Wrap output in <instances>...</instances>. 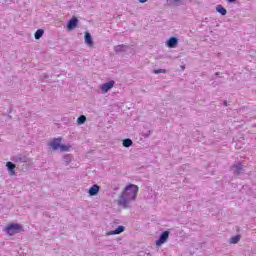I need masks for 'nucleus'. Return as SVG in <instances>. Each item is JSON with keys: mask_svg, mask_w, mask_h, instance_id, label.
<instances>
[{"mask_svg": "<svg viewBox=\"0 0 256 256\" xmlns=\"http://www.w3.org/2000/svg\"><path fill=\"white\" fill-rule=\"evenodd\" d=\"M125 49H127V46L125 45H118L115 47V52L116 53H120L121 51H125Z\"/></svg>", "mask_w": 256, "mask_h": 256, "instance_id": "obj_17", "label": "nucleus"}, {"mask_svg": "<svg viewBox=\"0 0 256 256\" xmlns=\"http://www.w3.org/2000/svg\"><path fill=\"white\" fill-rule=\"evenodd\" d=\"M167 239H169V231H164L160 238L156 241V247H161L163 243L167 242Z\"/></svg>", "mask_w": 256, "mask_h": 256, "instance_id": "obj_3", "label": "nucleus"}, {"mask_svg": "<svg viewBox=\"0 0 256 256\" xmlns=\"http://www.w3.org/2000/svg\"><path fill=\"white\" fill-rule=\"evenodd\" d=\"M78 23H79V20L77 19V17L73 16L72 19H70L67 24L68 31H73V29L77 27Z\"/></svg>", "mask_w": 256, "mask_h": 256, "instance_id": "obj_4", "label": "nucleus"}, {"mask_svg": "<svg viewBox=\"0 0 256 256\" xmlns=\"http://www.w3.org/2000/svg\"><path fill=\"white\" fill-rule=\"evenodd\" d=\"M115 85V81L111 80L107 83H104L102 86H101V91H103L104 93H107L108 91H110V89H113Z\"/></svg>", "mask_w": 256, "mask_h": 256, "instance_id": "obj_5", "label": "nucleus"}, {"mask_svg": "<svg viewBox=\"0 0 256 256\" xmlns=\"http://www.w3.org/2000/svg\"><path fill=\"white\" fill-rule=\"evenodd\" d=\"M179 43V40L175 37H171L168 41H167V47H170V49L175 48V46Z\"/></svg>", "mask_w": 256, "mask_h": 256, "instance_id": "obj_8", "label": "nucleus"}, {"mask_svg": "<svg viewBox=\"0 0 256 256\" xmlns=\"http://www.w3.org/2000/svg\"><path fill=\"white\" fill-rule=\"evenodd\" d=\"M43 33H45L43 29H38L34 34L35 39H41L43 37Z\"/></svg>", "mask_w": 256, "mask_h": 256, "instance_id": "obj_14", "label": "nucleus"}, {"mask_svg": "<svg viewBox=\"0 0 256 256\" xmlns=\"http://www.w3.org/2000/svg\"><path fill=\"white\" fill-rule=\"evenodd\" d=\"M85 43L88 47H93V38L89 32L85 33Z\"/></svg>", "mask_w": 256, "mask_h": 256, "instance_id": "obj_9", "label": "nucleus"}, {"mask_svg": "<svg viewBox=\"0 0 256 256\" xmlns=\"http://www.w3.org/2000/svg\"><path fill=\"white\" fill-rule=\"evenodd\" d=\"M123 231H125V227L118 226V228L116 230L107 232V235H119L120 233H123Z\"/></svg>", "mask_w": 256, "mask_h": 256, "instance_id": "obj_10", "label": "nucleus"}, {"mask_svg": "<svg viewBox=\"0 0 256 256\" xmlns=\"http://www.w3.org/2000/svg\"><path fill=\"white\" fill-rule=\"evenodd\" d=\"M233 169H234V173L236 175H239V173H241V171H243V165L238 164L236 166H233Z\"/></svg>", "mask_w": 256, "mask_h": 256, "instance_id": "obj_13", "label": "nucleus"}, {"mask_svg": "<svg viewBox=\"0 0 256 256\" xmlns=\"http://www.w3.org/2000/svg\"><path fill=\"white\" fill-rule=\"evenodd\" d=\"M216 11L220 13V15H227V9H225L222 5H218L216 7Z\"/></svg>", "mask_w": 256, "mask_h": 256, "instance_id": "obj_11", "label": "nucleus"}, {"mask_svg": "<svg viewBox=\"0 0 256 256\" xmlns=\"http://www.w3.org/2000/svg\"><path fill=\"white\" fill-rule=\"evenodd\" d=\"M224 105H225V107H227V101H224Z\"/></svg>", "mask_w": 256, "mask_h": 256, "instance_id": "obj_23", "label": "nucleus"}, {"mask_svg": "<svg viewBox=\"0 0 256 256\" xmlns=\"http://www.w3.org/2000/svg\"><path fill=\"white\" fill-rule=\"evenodd\" d=\"M137 193H139V187L137 185H127L119 196L118 205L123 207V209H127L131 201H135V199H137Z\"/></svg>", "mask_w": 256, "mask_h": 256, "instance_id": "obj_1", "label": "nucleus"}, {"mask_svg": "<svg viewBox=\"0 0 256 256\" xmlns=\"http://www.w3.org/2000/svg\"><path fill=\"white\" fill-rule=\"evenodd\" d=\"M50 146L52 147L53 151H57V149H60L61 148V138L54 139L50 143Z\"/></svg>", "mask_w": 256, "mask_h": 256, "instance_id": "obj_6", "label": "nucleus"}, {"mask_svg": "<svg viewBox=\"0 0 256 256\" xmlns=\"http://www.w3.org/2000/svg\"><path fill=\"white\" fill-rule=\"evenodd\" d=\"M173 1V3H181V1H183V0H172Z\"/></svg>", "mask_w": 256, "mask_h": 256, "instance_id": "obj_21", "label": "nucleus"}, {"mask_svg": "<svg viewBox=\"0 0 256 256\" xmlns=\"http://www.w3.org/2000/svg\"><path fill=\"white\" fill-rule=\"evenodd\" d=\"M155 75H159V73H167V70L165 69H158V70H154Z\"/></svg>", "mask_w": 256, "mask_h": 256, "instance_id": "obj_20", "label": "nucleus"}, {"mask_svg": "<svg viewBox=\"0 0 256 256\" xmlns=\"http://www.w3.org/2000/svg\"><path fill=\"white\" fill-rule=\"evenodd\" d=\"M229 1V3H233V1H235V0H228Z\"/></svg>", "mask_w": 256, "mask_h": 256, "instance_id": "obj_24", "label": "nucleus"}, {"mask_svg": "<svg viewBox=\"0 0 256 256\" xmlns=\"http://www.w3.org/2000/svg\"><path fill=\"white\" fill-rule=\"evenodd\" d=\"M131 145H133L132 139L127 138L123 140V147H131Z\"/></svg>", "mask_w": 256, "mask_h": 256, "instance_id": "obj_15", "label": "nucleus"}, {"mask_svg": "<svg viewBox=\"0 0 256 256\" xmlns=\"http://www.w3.org/2000/svg\"><path fill=\"white\" fill-rule=\"evenodd\" d=\"M140 3H147V0H139Z\"/></svg>", "mask_w": 256, "mask_h": 256, "instance_id": "obj_22", "label": "nucleus"}, {"mask_svg": "<svg viewBox=\"0 0 256 256\" xmlns=\"http://www.w3.org/2000/svg\"><path fill=\"white\" fill-rule=\"evenodd\" d=\"M6 166L8 167L10 174L15 175V164L12 162H7Z\"/></svg>", "mask_w": 256, "mask_h": 256, "instance_id": "obj_12", "label": "nucleus"}, {"mask_svg": "<svg viewBox=\"0 0 256 256\" xmlns=\"http://www.w3.org/2000/svg\"><path fill=\"white\" fill-rule=\"evenodd\" d=\"M86 121H87V117H85V115H81V116L77 119L78 125H83V123H85Z\"/></svg>", "mask_w": 256, "mask_h": 256, "instance_id": "obj_16", "label": "nucleus"}, {"mask_svg": "<svg viewBox=\"0 0 256 256\" xmlns=\"http://www.w3.org/2000/svg\"><path fill=\"white\" fill-rule=\"evenodd\" d=\"M99 189H100L99 185L94 184L92 187L89 188L88 193L91 197H93L97 195V193H99Z\"/></svg>", "mask_w": 256, "mask_h": 256, "instance_id": "obj_7", "label": "nucleus"}, {"mask_svg": "<svg viewBox=\"0 0 256 256\" xmlns=\"http://www.w3.org/2000/svg\"><path fill=\"white\" fill-rule=\"evenodd\" d=\"M238 241H241V236L236 235V236H233V237L231 238L230 243H232L233 245H235Z\"/></svg>", "mask_w": 256, "mask_h": 256, "instance_id": "obj_19", "label": "nucleus"}, {"mask_svg": "<svg viewBox=\"0 0 256 256\" xmlns=\"http://www.w3.org/2000/svg\"><path fill=\"white\" fill-rule=\"evenodd\" d=\"M60 151H62V153L66 152V151H70L71 146L70 145H62L60 144Z\"/></svg>", "mask_w": 256, "mask_h": 256, "instance_id": "obj_18", "label": "nucleus"}, {"mask_svg": "<svg viewBox=\"0 0 256 256\" xmlns=\"http://www.w3.org/2000/svg\"><path fill=\"white\" fill-rule=\"evenodd\" d=\"M5 231L8 233V235H15L23 231V226L19 224H9L6 227Z\"/></svg>", "mask_w": 256, "mask_h": 256, "instance_id": "obj_2", "label": "nucleus"}]
</instances>
